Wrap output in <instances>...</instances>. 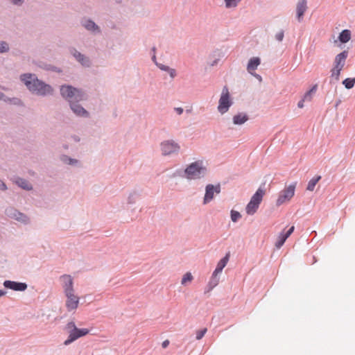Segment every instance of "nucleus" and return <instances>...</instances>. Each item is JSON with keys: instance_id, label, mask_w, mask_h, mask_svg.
<instances>
[{"instance_id": "obj_1", "label": "nucleus", "mask_w": 355, "mask_h": 355, "mask_svg": "<svg viewBox=\"0 0 355 355\" xmlns=\"http://www.w3.org/2000/svg\"><path fill=\"white\" fill-rule=\"evenodd\" d=\"M20 81L33 95L45 97L53 96L54 88L49 84L38 78L35 73H24L19 76Z\"/></svg>"}, {"instance_id": "obj_2", "label": "nucleus", "mask_w": 355, "mask_h": 355, "mask_svg": "<svg viewBox=\"0 0 355 355\" xmlns=\"http://www.w3.org/2000/svg\"><path fill=\"white\" fill-rule=\"evenodd\" d=\"M61 96L69 103L86 101L87 94L84 90L70 85H62L60 88Z\"/></svg>"}, {"instance_id": "obj_3", "label": "nucleus", "mask_w": 355, "mask_h": 355, "mask_svg": "<svg viewBox=\"0 0 355 355\" xmlns=\"http://www.w3.org/2000/svg\"><path fill=\"white\" fill-rule=\"evenodd\" d=\"M184 177L188 180L203 178L207 173V168L202 160H198L189 164L184 171Z\"/></svg>"}, {"instance_id": "obj_4", "label": "nucleus", "mask_w": 355, "mask_h": 355, "mask_svg": "<svg viewBox=\"0 0 355 355\" xmlns=\"http://www.w3.org/2000/svg\"><path fill=\"white\" fill-rule=\"evenodd\" d=\"M69 336L67 340H64V345L67 346L78 340V338L87 335L89 330L86 328L79 329L76 327L74 322H69L65 327Z\"/></svg>"}, {"instance_id": "obj_5", "label": "nucleus", "mask_w": 355, "mask_h": 355, "mask_svg": "<svg viewBox=\"0 0 355 355\" xmlns=\"http://www.w3.org/2000/svg\"><path fill=\"white\" fill-rule=\"evenodd\" d=\"M296 185V182H293L288 186L285 187V188L279 192L276 201L277 206H280L291 200L295 195Z\"/></svg>"}, {"instance_id": "obj_6", "label": "nucleus", "mask_w": 355, "mask_h": 355, "mask_svg": "<svg viewBox=\"0 0 355 355\" xmlns=\"http://www.w3.org/2000/svg\"><path fill=\"white\" fill-rule=\"evenodd\" d=\"M80 24L85 30L93 35H98L102 33L101 27L89 17H83L80 19Z\"/></svg>"}, {"instance_id": "obj_7", "label": "nucleus", "mask_w": 355, "mask_h": 355, "mask_svg": "<svg viewBox=\"0 0 355 355\" xmlns=\"http://www.w3.org/2000/svg\"><path fill=\"white\" fill-rule=\"evenodd\" d=\"M232 103H233L230 97L228 89L227 87H224L218 102V112L221 114L226 113L232 106Z\"/></svg>"}, {"instance_id": "obj_8", "label": "nucleus", "mask_w": 355, "mask_h": 355, "mask_svg": "<svg viewBox=\"0 0 355 355\" xmlns=\"http://www.w3.org/2000/svg\"><path fill=\"white\" fill-rule=\"evenodd\" d=\"M5 214L14 220L24 224L28 225L30 223V218L25 214L20 212L12 207H8L5 209Z\"/></svg>"}, {"instance_id": "obj_9", "label": "nucleus", "mask_w": 355, "mask_h": 355, "mask_svg": "<svg viewBox=\"0 0 355 355\" xmlns=\"http://www.w3.org/2000/svg\"><path fill=\"white\" fill-rule=\"evenodd\" d=\"M160 147L162 155L165 156L177 154L180 150L179 144L172 139L162 141Z\"/></svg>"}, {"instance_id": "obj_10", "label": "nucleus", "mask_w": 355, "mask_h": 355, "mask_svg": "<svg viewBox=\"0 0 355 355\" xmlns=\"http://www.w3.org/2000/svg\"><path fill=\"white\" fill-rule=\"evenodd\" d=\"M70 54L83 67L89 68L92 67V60L87 55L80 53L76 48L71 47L69 49Z\"/></svg>"}, {"instance_id": "obj_11", "label": "nucleus", "mask_w": 355, "mask_h": 355, "mask_svg": "<svg viewBox=\"0 0 355 355\" xmlns=\"http://www.w3.org/2000/svg\"><path fill=\"white\" fill-rule=\"evenodd\" d=\"M221 187L220 184L214 185L209 184L205 187V193L203 198V204L206 205L210 202L214 197V194H218L220 193Z\"/></svg>"}, {"instance_id": "obj_12", "label": "nucleus", "mask_w": 355, "mask_h": 355, "mask_svg": "<svg viewBox=\"0 0 355 355\" xmlns=\"http://www.w3.org/2000/svg\"><path fill=\"white\" fill-rule=\"evenodd\" d=\"M80 101L71 102L69 107L72 112L78 117L89 119L90 118V113L85 109L80 103Z\"/></svg>"}, {"instance_id": "obj_13", "label": "nucleus", "mask_w": 355, "mask_h": 355, "mask_svg": "<svg viewBox=\"0 0 355 355\" xmlns=\"http://www.w3.org/2000/svg\"><path fill=\"white\" fill-rule=\"evenodd\" d=\"M64 295L67 297L65 305L67 311L76 310L79 304V297L75 295L74 292L65 293Z\"/></svg>"}, {"instance_id": "obj_14", "label": "nucleus", "mask_w": 355, "mask_h": 355, "mask_svg": "<svg viewBox=\"0 0 355 355\" xmlns=\"http://www.w3.org/2000/svg\"><path fill=\"white\" fill-rule=\"evenodd\" d=\"M3 284L6 288L11 289L15 291H24L27 289L28 287V285L24 282H18L11 280L4 281Z\"/></svg>"}, {"instance_id": "obj_15", "label": "nucleus", "mask_w": 355, "mask_h": 355, "mask_svg": "<svg viewBox=\"0 0 355 355\" xmlns=\"http://www.w3.org/2000/svg\"><path fill=\"white\" fill-rule=\"evenodd\" d=\"M347 56H348L347 51H343L341 53H338L335 57L333 68L343 70V68L345 66V61H346Z\"/></svg>"}, {"instance_id": "obj_16", "label": "nucleus", "mask_w": 355, "mask_h": 355, "mask_svg": "<svg viewBox=\"0 0 355 355\" xmlns=\"http://www.w3.org/2000/svg\"><path fill=\"white\" fill-rule=\"evenodd\" d=\"M62 282V288L64 293L74 292L73 289V282L71 275H63L60 277Z\"/></svg>"}, {"instance_id": "obj_17", "label": "nucleus", "mask_w": 355, "mask_h": 355, "mask_svg": "<svg viewBox=\"0 0 355 355\" xmlns=\"http://www.w3.org/2000/svg\"><path fill=\"white\" fill-rule=\"evenodd\" d=\"M11 180L17 184L19 187L26 191H31L33 189V185L26 179L18 176H14Z\"/></svg>"}, {"instance_id": "obj_18", "label": "nucleus", "mask_w": 355, "mask_h": 355, "mask_svg": "<svg viewBox=\"0 0 355 355\" xmlns=\"http://www.w3.org/2000/svg\"><path fill=\"white\" fill-rule=\"evenodd\" d=\"M307 9L306 0H300L296 7L297 19L299 22L302 21L304 12Z\"/></svg>"}, {"instance_id": "obj_19", "label": "nucleus", "mask_w": 355, "mask_h": 355, "mask_svg": "<svg viewBox=\"0 0 355 355\" xmlns=\"http://www.w3.org/2000/svg\"><path fill=\"white\" fill-rule=\"evenodd\" d=\"M249 119L248 115L245 112H239L234 115L232 121L234 125H241L244 124Z\"/></svg>"}, {"instance_id": "obj_20", "label": "nucleus", "mask_w": 355, "mask_h": 355, "mask_svg": "<svg viewBox=\"0 0 355 355\" xmlns=\"http://www.w3.org/2000/svg\"><path fill=\"white\" fill-rule=\"evenodd\" d=\"M261 63V60L258 57H253L249 60V62L247 65V71L250 74H252V72H254L258 67V66Z\"/></svg>"}, {"instance_id": "obj_21", "label": "nucleus", "mask_w": 355, "mask_h": 355, "mask_svg": "<svg viewBox=\"0 0 355 355\" xmlns=\"http://www.w3.org/2000/svg\"><path fill=\"white\" fill-rule=\"evenodd\" d=\"M230 257V252H228L225 256L222 258L217 263L216 268L214 270V273L220 274L223 271V268L227 265Z\"/></svg>"}, {"instance_id": "obj_22", "label": "nucleus", "mask_w": 355, "mask_h": 355, "mask_svg": "<svg viewBox=\"0 0 355 355\" xmlns=\"http://www.w3.org/2000/svg\"><path fill=\"white\" fill-rule=\"evenodd\" d=\"M60 160L64 164L70 165V166H77L79 163V161L76 159L71 158L67 155H61L60 156Z\"/></svg>"}, {"instance_id": "obj_23", "label": "nucleus", "mask_w": 355, "mask_h": 355, "mask_svg": "<svg viewBox=\"0 0 355 355\" xmlns=\"http://www.w3.org/2000/svg\"><path fill=\"white\" fill-rule=\"evenodd\" d=\"M264 191L261 188H259L255 193L252 196L250 201L252 202H254L255 204L258 205L259 206L263 196L264 195Z\"/></svg>"}, {"instance_id": "obj_24", "label": "nucleus", "mask_w": 355, "mask_h": 355, "mask_svg": "<svg viewBox=\"0 0 355 355\" xmlns=\"http://www.w3.org/2000/svg\"><path fill=\"white\" fill-rule=\"evenodd\" d=\"M218 274L214 273V272H213L211 279L207 285L208 288L207 291H205V292H209L210 291H211L215 286H216L218 284Z\"/></svg>"}, {"instance_id": "obj_25", "label": "nucleus", "mask_w": 355, "mask_h": 355, "mask_svg": "<svg viewBox=\"0 0 355 355\" xmlns=\"http://www.w3.org/2000/svg\"><path fill=\"white\" fill-rule=\"evenodd\" d=\"M338 39L342 43H347L351 39V32L349 30L345 29L339 34Z\"/></svg>"}, {"instance_id": "obj_26", "label": "nucleus", "mask_w": 355, "mask_h": 355, "mask_svg": "<svg viewBox=\"0 0 355 355\" xmlns=\"http://www.w3.org/2000/svg\"><path fill=\"white\" fill-rule=\"evenodd\" d=\"M342 70L332 68L331 70V84H336L340 79V75Z\"/></svg>"}, {"instance_id": "obj_27", "label": "nucleus", "mask_w": 355, "mask_h": 355, "mask_svg": "<svg viewBox=\"0 0 355 355\" xmlns=\"http://www.w3.org/2000/svg\"><path fill=\"white\" fill-rule=\"evenodd\" d=\"M321 175H315L312 179H311L308 182L306 190L313 191L315 189L316 184L321 180Z\"/></svg>"}, {"instance_id": "obj_28", "label": "nucleus", "mask_w": 355, "mask_h": 355, "mask_svg": "<svg viewBox=\"0 0 355 355\" xmlns=\"http://www.w3.org/2000/svg\"><path fill=\"white\" fill-rule=\"evenodd\" d=\"M259 207V206L258 205H257L254 202H252V201L250 200V202L248 203L246 208H245L246 213L248 215H253L257 211Z\"/></svg>"}, {"instance_id": "obj_29", "label": "nucleus", "mask_w": 355, "mask_h": 355, "mask_svg": "<svg viewBox=\"0 0 355 355\" xmlns=\"http://www.w3.org/2000/svg\"><path fill=\"white\" fill-rule=\"evenodd\" d=\"M288 237L284 234V232H281L278 236L277 241L275 243L277 248H280L285 243Z\"/></svg>"}, {"instance_id": "obj_30", "label": "nucleus", "mask_w": 355, "mask_h": 355, "mask_svg": "<svg viewBox=\"0 0 355 355\" xmlns=\"http://www.w3.org/2000/svg\"><path fill=\"white\" fill-rule=\"evenodd\" d=\"M317 87V85H315L311 87V89L307 91L303 96V101H310L312 98L313 94L316 92Z\"/></svg>"}, {"instance_id": "obj_31", "label": "nucleus", "mask_w": 355, "mask_h": 355, "mask_svg": "<svg viewBox=\"0 0 355 355\" xmlns=\"http://www.w3.org/2000/svg\"><path fill=\"white\" fill-rule=\"evenodd\" d=\"M343 85L347 89L354 87L355 85V78H347L343 81Z\"/></svg>"}, {"instance_id": "obj_32", "label": "nucleus", "mask_w": 355, "mask_h": 355, "mask_svg": "<svg viewBox=\"0 0 355 355\" xmlns=\"http://www.w3.org/2000/svg\"><path fill=\"white\" fill-rule=\"evenodd\" d=\"M5 101L8 102L10 104L15 105L24 106L23 101L19 98H16V97L8 98L7 100H5Z\"/></svg>"}, {"instance_id": "obj_33", "label": "nucleus", "mask_w": 355, "mask_h": 355, "mask_svg": "<svg viewBox=\"0 0 355 355\" xmlns=\"http://www.w3.org/2000/svg\"><path fill=\"white\" fill-rule=\"evenodd\" d=\"M241 0H224L227 8H235Z\"/></svg>"}, {"instance_id": "obj_34", "label": "nucleus", "mask_w": 355, "mask_h": 355, "mask_svg": "<svg viewBox=\"0 0 355 355\" xmlns=\"http://www.w3.org/2000/svg\"><path fill=\"white\" fill-rule=\"evenodd\" d=\"M230 216L232 222L236 223L241 218V214L237 211L232 210L230 212Z\"/></svg>"}, {"instance_id": "obj_35", "label": "nucleus", "mask_w": 355, "mask_h": 355, "mask_svg": "<svg viewBox=\"0 0 355 355\" xmlns=\"http://www.w3.org/2000/svg\"><path fill=\"white\" fill-rule=\"evenodd\" d=\"M138 194L136 192L130 193L128 197V203L132 205L136 202Z\"/></svg>"}, {"instance_id": "obj_36", "label": "nucleus", "mask_w": 355, "mask_h": 355, "mask_svg": "<svg viewBox=\"0 0 355 355\" xmlns=\"http://www.w3.org/2000/svg\"><path fill=\"white\" fill-rule=\"evenodd\" d=\"M9 50V45L6 42H0V53H7Z\"/></svg>"}, {"instance_id": "obj_37", "label": "nucleus", "mask_w": 355, "mask_h": 355, "mask_svg": "<svg viewBox=\"0 0 355 355\" xmlns=\"http://www.w3.org/2000/svg\"><path fill=\"white\" fill-rule=\"evenodd\" d=\"M193 279V276L190 272H187L182 277L181 283L185 284L187 282H191Z\"/></svg>"}, {"instance_id": "obj_38", "label": "nucleus", "mask_w": 355, "mask_h": 355, "mask_svg": "<svg viewBox=\"0 0 355 355\" xmlns=\"http://www.w3.org/2000/svg\"><path fill=\"white\" fill-rule=\"evenodd\" d=\"M284 31L283 30H280L279 32H277L276 34H275V39L278 41V42H282L284 39Z\"/></svg>"}, {"instance_id": "obj_39", "label": "nucleus", "mask_w": 355, "mask_h": 355, "mask_svg": "<svg viewBox=\"0 0 355 355\" xmlns=\"http://www.w3.org/2000/svg\"><path fill=\"white\" fill-rule=\"evenodd\" d=\"M207 332V329H203L196 332V339L200 340Z\"/></svg>"}, {"instance_id": "obj_40", "label": "nucleus", "mask_w": 355, "mask_h": 355, "mask_svg": "<svg viewBox=\"0 0 355 355\" xmlns=\"http://www.w3.org/2000/svg\"><path fill=\"white\" fill-rule=\"evenodd\" d=\"M156 65L160 70L168 72V70L171 69L168 66L164 65L161 63H156Z\"/></svg>"}, {"instance_id": "obj_41", "label": "nucleus", "mask_w": 355, "mask_h": 355, "mask_svg": "<svg viewBox=\"0 0 355 355\" xmlns=\"http://www.w3.org/2000/svg\"><path fill=\"white\" fill-rule=\"evenodd\" d=\"M168 72L171 78H174L177 75L175 69L172 68H171Z\"/></svg>"}, {"instance_id": "obj_42", "label": "nucleus", "mask_w": 355, "mask_h": 355, "mask_svg": "<svg viewBox=\"0 0 355 355\" xmlns=\"http://www.w3.org/2000/svg\"><path fill=\"white\" fill-rule=\"evenodd\" d=\"M8 189V187L5 182L0 179V190L1 191H6Z\"/></svg>"}, {"instance_id": "obj_43", "label": "nucleus", "mask_w": 355, "mask_h": 355, "mask_svg": "<svg viewBox=\"0 0 355 355\" xmlns=\"http://www.w3.org/2000/svg\"><path fill=\"white\" fill-rule=\"evenodd\" d=\"M175 112L178 114L181 115L184 112V109L182 107H175L174 108Z\"/></svg>"}, {"instance_id": "obj_44", "label": "nucleus", "mask_w": 355, "mask_h": 355, "mask_svg": "<svg viewBox=\"0 0 355 355\" xmlns=\"http://www.w3.org/2000/svg\"><path fill=\"white\" fill-rule=\"evenodd\" d=\"M294 230H295V227L294 226H291L286 232H284V234L288 237H289V236L293 232Z\"/></svg>"}, {"instance_id": "obj_45", "label": "nucleus", "mask_w": 355, "mask_h": 355, "mask_svg": "<svg viewBox=\"0 0 355 355\" xmlns=\"http://www.w3.org/2000/svg\"><path fill=\"white\" fill-rule=\"evenodd\" d=\"M71 139L75 142H79L80 141V138L76 135H71Z\"/></svg>"}, {"instance_id": "obj_46", "label": "nucleus", "mask_w": 355, "mask_h": 355, "mask_svg": "<svg viewBox=\"0 0 355 355\" xmlns=\"http://www.w3.org/2000/svg\"><path fill=\"white\" fill-rule=\"evenodd\" d=\"M168 345H169V340H166L162 343V346L163 348H166L168 346Z\"/></svg>"}, {"instance_id": "obj_47", "label": "nucleus", "mask_w": 355, "mask_h": 355, "mask_svg": "<svg viewBox=\"0 0 355 355\" xmlns=\"http://www.w3.org/2000/svg\"><path fill=\"white\" fill-rule=\"evenodd\" d=\"M253 76H254L257 79H258L259 81H261L262 80V78L261 76L259 75V74H257L256 73H254L252 72V74Z\"/></svg>"}, {"instance_id": "obj_48", "label": "nucleus", "mask_w": 355, "mask_h": 355, "mask_svg": "<svg viewBox=\"0 0 355 355\" xmlns=\"http://www.w3.org/2000/svg\"><path fill=\"white\" fill-rule=\"evenodd\" d=\"M304 101H303V98H302L301 101H300L298 102V103H297V106H298V107H300V108H302V107H304Z\"/></svg>"}, {"instance_id": "obj_49", "label": "nucleus", "mask_w": 355, "mask_h": 355, "mask_svg": "<svg viewBox=\"0 0 355 355\" xmlns=\"http://www.w3.org/2000/svg\"><path fill=\"white\" fill-rule=\"evenodd\" d=\"M181 174H180V171H176L175 173H174L172 175H171V178H175L177 176H180Z\"/></svg>"}, {"instance_id": "obj_50", "label": "nucleus", "mask_w": 355, "mask_h": 355, "mask_svg": "<svg viewBox=\"0 0 355 355\" xmlns=\"http://www.w3.org/2000/svg\"><path fill=\"white\" fill-rule=\"evenodd\" d=\"M152 60L154 62V63L156 64V63H158L157 62V59H156V55L155 54H153V55L152 56Z\"/></svg>"}, {"instance_id": "obj_51", "label": "nucleus", "mask_w": 355, "mask_h": 355, "mask_svg": "<svg viewBox=\"0 0 355 355\" xmlns=\"http://www.w3.org/2000/svg\"><path fill=\"white\" fill-rule=\"evenodd\" d=\"M6 294V291L4 290H0V297Z\"/></svg>"}, {"instance_id": "obj_52", "label": "nucleus", "mask_w": 355, "mask_h": 355, "mask_svg": "<svg viewBox=\"0 0 355 355\" xmlns=\"http://www.w3.org/2000/svg\"><path fill=\"white\" fill-rule=\"evenodd\" d=\"M53 71H56V72H60V71H61V70H60V69H58V68H57V67H53Z\"/></svg>"}, {"instance_id": "obj_53", "label": "nucleus", "mask_w": 355, "mask_h": 355, "mask_svg": "<svg viewBox=\"0 0 355 355\" xmlns=\"http://www.w3.org/2000/svg\"><path fill=\"white\" fill-rule=\"evenodd\" d=\"M5 96L4 94L0 91V100Z\"/></svg>"}, {"instance_id": "obj_54", "label": "nucleus", "mask_w": 355, "mask_h": 355, "mask_svg": "<svg viewBox=\"0 0 355 355\" xmlns=\"http://www.w3.org/2000/svg\"><path fill=\"white\" fill-rule=\"evenodd\" d=\"M152 51H153L154 54H155L156 48L155 46L153 47Z\"/></svg>"}, {"instance_id": "obj_55", "label": "nucleus", "mask_w": 355, "mask_h": 355, "mask_svg": "<svg viewBox=\"0 0 355 355\" xmlns=\"http://www.w3.org/2000/svg\"><path fill=\"white\" fill-rule=\"evenodd\" d=\"M216 63V60H215L211 65L214 66Z\"/></svg>"}, {"instance_id": "obj_56", "label": "nucleus", "mask_w": 355, "mask_h": 355, "mask_svg": "<svg viewBox=\"0 0 355 355\" xmlns=\"http://www.w3.org/2000/svg\"><path fill=\"white\" fill-rule=\"evenodd\" d=\"M187 113L190 112V110H187Z\"/></svg>"}]
</instances>
